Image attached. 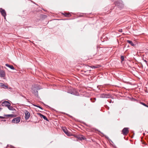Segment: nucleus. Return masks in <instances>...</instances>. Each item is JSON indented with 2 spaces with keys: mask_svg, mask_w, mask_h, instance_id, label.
<instances>
[{
  "mask_svg": "<svg viewBox=\"0 0 148 148\" xmlns=\"http://www.w3.org/2000/svg\"><path fill=\"white\" fill-rule=\"evenodd\" d=\"M115 3L116 5L120 9L122 8L123 7L124 5L121 0H117L115 2Z\"/></svg>",
  "mask_w": 148,
  "mask_h": 148,
  "instance_id": "f257e3e1",
  "label": "nucleus"
},
{
  "mask_svg": "<svg viewBox=\"0 0 148 148\" xmlns=\"http://www.w3.org/2000/svg\"><path fill=\"white\" fill-rule=\"evenodd\" d=\"M67 92L77 96L79 95V92L77 91L75 89L73 88H72L69 90Z\"/></svg>",
  "mask_w": 148,
  "mask_h": 148,
  "instance_id": "f03ea898",
  "label": "nucleus"
},
{
  "mask_svg": "<svg viewBox=\"0 0 148 148\" xmlns=\"http://www.w3.org/2000/svg\"><path fill=\"white\" fill-rule=\"evenodd\" d=\"M24 112L25 114V119L26 120H27L29 118L30 116V113L27 110L24 111Z\"/></svg>",
  "mask_w": 148,
  "mask_h": 148,
  "instance_id": "7ed1b4c3",
  "label": "nucleus"
},
{
  "mask_svg": "<svg viewBox=\"0 0 148 148\" xmlns=\"http://www.w3.org/2000/svg\"><path fill=\"white\" fill-rule=\"evenodd\" d=\"M20 117H17L13 119L12 121V122L14 123H18L20 122Z\"/></svg>",
  "mask_w": 148,
  "mask_h": 148,
  "instance_id": "20e7f679",
  "label": "nucleus"
},
{
  "mask_svg": "<svg viewBox=\"0 0 148 148\" xmlns=\"http://www.w3.org/2000/svg\"><path fill=\"white\" fill-rule=\"evenodd\" d=\"M10 103L8 101H5L1 103V105L3 106L8 107L10 105Z\"/></svg>",
  "mask_w": 148,
  "mask_h": 148,
  "instance_id": "39448f33",
  "label": "nucleus"
},
{
  "mask_svg": "<svg viewBox=\"0 0 148 148\" xmlns=\"http://www.w3.org/2000/svg\"><path fill=\"white\" fill-rule=\"evenodd\" d=\"M110 95L108 94H102L100 95V97L101 98H109Z\"/></svg>",
  "mask_w": 148,
  "mask_h": 148,
  "instance_id": "423d86ee",
  "label": "nucleus"
},
{
  "mask_svg": "<svg viewBox=\"0 0 148 148\" xmlns=\"http://www.w3.org/2000/svg\"><path fill=\"white\" fill-rule=\"evenodd\" d=\"M63 131L68 136H70L71 135V133L68 131L67 130L65 127H63L62 128Z\"/></svg>",
  "mask_w": 148,
  "mask_h": 148,
  "instance_id": "0eeeda50",
  "label": "nucleus"
},
{
  "mask_svg": "<svg viewBox=\"0 0 148 148\" xmlns=\"http://www.w3.org/2000/svg\"><path fill=\"white\" fill-rule=\"evenodd\" d=\"M122 132L124 135H126L129 132L128 128L127 127L124 128L122 130Z\"/></svg>",
  "mask_w": 148,
  "mask_h": 148,
  "instance_id": "6e6552de",
  "label": "nucleus"
},
{
  "mask_svg": "<svg viewBox=\"0 0 148 148\" xmlns=\"http://www.w3.org/2000/svg\"><path fill=\"white\" fill-rule=\"evenodd\" d=\"M32 92L34 94L35 96L37 97L38 96V91L35 88H33L32 89Z\"/></svg>",
  "mask_w": 148,
  "mask_h": 148,
  "instance_id": "1a4fd4ad",
  "label": "nucleus"
},
{
  "mask_svg": "<svg viewBox=\"0 0 148 148\" xmlns=\"http://www.w3.org/2000/svg\"><path fill=\"white\" fill-rule=\"evenodd\" d=\"M1 11L0 12L2 14V15L5 17L6 15V14L5 10L4 9H3L2 8L0 9Z\"/></svg>",
  "mask_w": 148,
  "mask_h": 148,
  "instance_id": "9d476101",
  "label": "nucleus"
},
{
  "mask_svg": "<svg viewBox=\"0 0 148 148\" xmlns=\"http://www.w3.org/2000/svg\"><path fill=\"white\" fill-rule=\"evenodd\" d=\"M38 114L40 116L41 118H42L44 120H46L47 121H49V120L46 116L41 114L40 113H38Z\"/></svg>",
  "mask_w": 148,
  "mask_h": 148,
  "instance_id": "9b49d317",
  "label": "nucleus"
},
{
  "mask_svg": "<svg viewBox=\"0 0 148 148\" xmlns=\"http://www.w3.org/2000/svg\"><path fill=\"white\" fill-rule=\"evenodd\" d=\"M5 72L3 70L0 72V76L1 77H4L5 76Z\"/></svg>",
  "mask_w": 148,
  "mask_h": 148,
  "instance_id": "f8f14e48",
  "label": "nucleus"
},
{
  "mask_svg": "<svg viewBox=\"0 0 148 148\" xmlns=\"http://www.w3.org/2000/svg\"><path fill=\"white\" fill-rule=\"evenodd\" d=\"M5 65L9 68H10L11 69H12V70H14L15 69L14 67L12 65H10L8 64H5Z\"/></svg>",
  "mask_w": 148,
  "mask_h": 148,
  "instance_id": "ddd939ff",
  "label": "nucleus"
},
{
  "mask_svg": "<svg viewBox=\"0 0 148 148\" xmlns=\"http://www.w3.org/2000/svg\"><path fill=\"white\" fill-rule=\"evenodd\" d=\"M1 87L3 88L4 89H6L8 88V86L7 85L4 84L2 83H1Z\"/></svg>",
  "mask_w": 148,
  "mask_h": 148,
  "instance_id": "4468645a",
  "label": "nucleus"
},
{
  "mask_svg": "<svg viewBox=\"0 0 148 148\" xmlns=\"http://www.w3.org/2000/svg\"><path fill=\"white\" fill-rule=\"evenodd\" d=\"M127 42L129 43L130 45L133 46H135V45L132 42L131 40H127Z\"/></svg>",
  "mask_w": 148,
  "mask_h": 148,
  "instance_id": "2eb2a0df",
  "label": "nucleus"
},
{
  "mask_svg": "<svg viewBox=\"0 0 148 148\" xmlns=\"http://www.w3.org/2000/svg\"><path fill=\"white\" fill-rule=\"evenodd\" d=\"M8 108L9 110H10L14 111L15 110V109L12 106H11L10 105L9 106H8Z\"/></svg>",
  "mask_w": 148,
  "mask_h": 148,
  "instance_id": "dca6fc26",
  "label": "nucleus"
},
{
  "mask_svg": "<svg viewBox=\"0 0 148 148\" xmlns=\"http://www.w3.org/2000/svg\"><path fill=\"white\" fill-rule=\"evenodd\" d=\"M78 138L79 139H80L81 140H84L85 139V138L83 136H78Z\"/></svg>",
  "mask_w": 148,
  "mask_h": 148,
  "instance_id": "f3484780",
  "label": "nucleus"
},
{
  "mask_svg": "<svg viewBox=\"0 0 148 148\" xmlns=\"http://www.w3.org/2000/svg\"><path fill=\"white\" fill-rule=\"evenodd\" d=\"M140 103L141 104H142V105L148 108V104H146L142 102H140Z\"/></svg>",
  "mask_w": 148,
  "mask_h": 148,
  "instance_id": "a211bd4d",
  "label": "nucleus"
},
{
  "mask_svg": "<svg viewBox=\"0 0 148 148\" xmlns=\"http://www.w3.org/2000/svg\"><path fill=\"white\" fill-rule=\"evenodd\" d=\"M5 116H6V117H12L13 116V114H6L4 115Z\"/></svg>",
  "mask_w": 148,
  "mask_h": 148,
  "instance_id": "6ab92c4d",
  "label": "nucleus"
},
{
  "mask_svg": "<svg viewBox=\"0 0 148 148\" xmlns=\"http://www.w3.org/2000/svg\"><path fill=\"white\" fill-rule=\"evenodd\" d=\"M90 100L92 102H94L96 100V99L95 98L93 99L90 98Z\"/></svg>",
  "mask_w": 148,
  "mask_h": 148,
  "instance_id": "aec40b11",
  "label": "nucleus"
},
{
  "mask_svg": "<svg viewBox=\"0 0 148 148\" xmlns=\"http://www.w3.org/2000/svg\"><path fill=\"white\" fill-rule=\"evenodd\" d=\"M33 105L35 106H36V107H38V108H40L41 109V110H43V108L41 107L40 106H39L36 105Z\"/></svg>",
  "mask_w": 148,
  "mask_h": 148,
  "instance_id": "412c9836",
  "label": "nucleus"
},
{
  "mask_svg": "<svg viewBox=\"0 0 148 148\" xmlns=\"http://www.w3.org/2000/svg\"><path fill=\"white\" fill-rule=\"evenodd\" d=\"M121 58L122 61L124 60V57L123 56H121Z\"/></svg>",
  "mask_w": 148,
  "mask_h": 148,
  "instance_id": "4be33fe9",
  "label": "nucleus"
},
{
  "mask_svg": "<svg viewBox=\"0 0 148 148\" xmlns=\"http://www.w3.org/2000/svg\"><path fill=\"white\" fill-rule=\"evenodd\" d=\"M70 15V14L69 13H65V15L66 16H68L69 15Z\"/></svg>",
  "mask_w": 148,
  "mask_h": 148,
  "instance_id": "5701e85b",
  "label": "nucleus"
},
{
  "mask_svg": "<svg viewBox=\"0 0 148 148\" xmlns=\"http://www.w3.org/2000/svg\"><path fill=\"white\" fill-rule=\"evenodd\" d=\"M143 60L144 62H146V64H147V62L146 60H144V59H143Z\"/></svg>",
  "mask_w": 148,
  "mask_h": 148,
  "instance_id": "b1692460",
  "label": "nucleus"
},
{
  "mask_svg": "<svg viewBox=\"0 0 148 148\" xmlns=\"http://www.w3.org/2000/svg\"><path fill=\"white\" fill-rule=\"evenodd\" d=\"M122 29H119V32H122Z\"/></svg>",
  "mask_w": 148,
  "mask_h": 148,
  "instance_id": "393cba45",
  "label": "nucleus"
},
{
  "mask_svg": "<svg viewBox=\"0 0 148 148\" xmlns=\"http://www.w3.org/2000/svg\"><path fill=\"white\" fill-rule=\"evenodd\" d=\"M0 118L2 119H5V117L2 116H0Z\"/></svg>",
  "mask_w": 148,
  "mask_h": 148,
  "instance_id": "a878e982",
  "label": "nucleus"
},
{
  "mask_svg": "<svg viewBox=\"0 0 148 148\" xmlns=\"http://www.w3.org/2000/svg\"><path fill=\"white\" fill-rule=\"evenodd\" d=\"M92 68H96V67L95 66H92Z\"/></svg>",
  "mask_w": 148,
  "mask_h": 148,
  "instance_id": "bb28decb",
  "label": "nucleus"
},
{
  "mask_svg": "<svg viewBox=\"0 0 148 148\" xmlns=\"http://www.w3.org/2000/svg\"><path fill=\"white\" fill-rule=\"evenodd\" d=\"M1 121H6V120H1Z\"/></svg>",
  "mask_w": 148,
  "mask_h": 148,
  "instance_id": "cd10ccee",
  "label": "nucleus"
},
{
  "mask_svg": "<svg viewBox=\"0 0 148 148\" xmlns=\"http://www.w3.org/2000/svg\"><path fill=\"white\" fill-rule=\"evenodd\" d=\"M86 125L88 127H90V125Z\"/></svg>",
  "mask_w": 148,
  "mask_h": 148,
  "instance_id": "c85d7f7f",
  "label": "nucleus"
},
{
  "mask_svg": "<svg viewBox=\"0 0 148 148\" xmlns=\"http://www.w3.org/2000/svg\"><path fill=\"white\" fill-rule=\"evenodd\" d=\"M2 109V108L0 107V111Z\"/></svg>",
  "mask_w": 148,
  "mask_h": 148,
  "instance_id": "c756f323",
  "label": "nucleus"
}]
</instances>
